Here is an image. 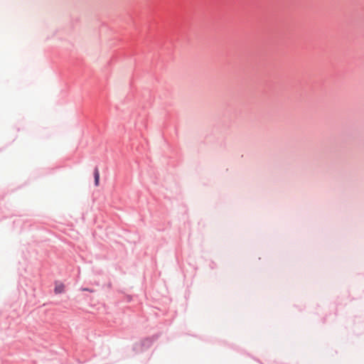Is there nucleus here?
I'll return each instance as SVG.
<instances>
[{"label":"nucleus","mask_w":364,"mask_h":364,"mask_svg":"<svg viewBox=\"0 0 364 364\" xmlns=\"http://www.w3.org/2000/svg\"><path fill=\"white\" fill-rule=\"evenodd\" d=\"M94 177H95V185L98 186L100 184V173L97 168H95L94 171Z\"/></svg>","instance_id":"2"},{"label":"nucleus","mask_w":364,"mask_h":364,"mask_svg":"<svg viewBox=\"0 0 364 364\" xmlns=\"http://www.w3.org/2000/svg\"><path fill=\"white\" fill-rule=\"evenodd\" d=\"M65 285L60 282H56L55 285L54 292L56 294H61L64 291Z\"/></svg>","instance_id":"1"},{"label":"nucleus","mask_w":364,"mask_h":364,"mask_svg":"<svg viewBox=\"0 0 364 364\" xmlns=\"http://www.w3.org/2000/svg\"><path fill=\"white\" fill-rule=\"evenodd\" d=\"M83 291H88L92 292V290H90L89 289H83Z\"/></svg>","instance_id":"3"}]
</instances>
